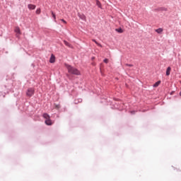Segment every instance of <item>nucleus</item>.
Listing matches in <instances>:
<instances>
[{
    "label": "nucleus",
    "instance_id": "5701e85b",
    "mask_svg": "<svg viewBox=\"0 0 181 181\" xmlns=\"http://www.w3.org/2000/svg\"><path fill=\"white\" fill-rule=\"evenodd\" d=\"M180 95H181V90H180Z\"/></svg>",
    "mask_w": 181,
    "mask_h": 181
},
{
    "label": "nucleus",
    "instance_id": "412c9836",
    "mask_svg": "<svg viewBox=\"0 0 181 181\" xmlns=\"http://www.w3.org/2000/svg\"><path fill=\"white\" fill-rule=\"evenodd\" d=\"M61 21L63 22V23H65V25L66 23H67V22L64 19H61Z\"/></svg>",
    "mask_w": 181,
    "mask_h": 181
},
{
    "label": "nucleus",
    "instance_id": "6e6552de",
    "mask_svg": "<svg viewBox=\"0 0 181 181\" xmlns=\"http://www.w3.org/2000/svg\"><path fill=\"white\" fill-rule=\"evenodd\" d=\"M45 124L46 125H52V120H50V119H47L45 120Z\"/></svg>",
    "mask_w": 181,
    "mask_h": 181
},
{
    "label": "nucleus",
    "instance_id": "1a4fd4ad",
    "mask_svg": "<svg viewBox=\"0 0 181 181\" xmlns=\"http://www.w3.org/2000/svg\"><path fill=\"white\" fill-rule=\"evenodd\" d=\"M15 32H16V33H18V35H21V28H19V27H16L15 28Z\"/></svg>",
    "mask_w": 181,
    "mask_h": 181
},
{
    "label": "nucleus",
    "instance_id": "423d86ee",
    "mask_svg": "<svg viewBox=\"0 0 181 181\" xmlns=\"http://www.w3.org/2000/svg\"><path fill=\"white\" fill-rule=\"evenodd\" d=\"M78 18H80V19H81L82 21H86V16H84V14H78Z\"/></svg>",
    "mask_w": 181,
    "mask_h": 181
},
{
    "label": "nucleus",
    "instance_id": "a211bd4d",
    "mask_svg": "<svg viewBox=\"0 0 181 181\" xmlns=\"http://www.w3.org/2000/svg\"><path fill=\"white\" fill-rule=\"evenodd\" d=\"M52 16L53 18L54 19V21H56V14L54 13H53V11H52Z\"/></svg>",
    "mask_w": 181,
    "mask_h": 181
},
{
    "label": "nucleus",
    "instance_id": "39448f33",
    "mask_svg": "<svg viewBox=\"0 0 181 181\" xmlns=\"http://www.w3.org/2000/svg\"><path fill=\"white\" fill-rule=\"evenodd\" d=\"M56 57H54V55L52 54L49 59V63H54Z\"/></svg>",
    "mask_w": 181,
    "mask_h": 181
},
{
    "label": "nucleus",
    "instance_id": "ddd939ff",
    "mask_svg": "<svg viewBox=\"0 0 181 181\" xmlns=\"http://www.w3.org/2000/svg\"><path fill=\"white\" fill-rule=\"evenodd\" d=\"M116 32H118V33H124V30L122 28H117Z\"/></svg>",
    "mask_w": 181,
    "mask_h": 181
},
{
    "label": "nucleus",
    "instance_id": "9b49d317",
    "mask_svg": "<svg viewBox=\"0 0 181 181\" xmlns=\"http://www.w3.org/2000/svg\"><path fill=\"white\" fill-rule=\"evenodd\" d=\"M96 5H97V6H98V8H100L101 9L102 5H101V2H100V1L96 0Z\"/></svg>",
    "mask_w": 181,
    "mask_h": 181
},
{
    "label": "nucleus",
    "instance_id": "0eeeda50",
    "mask_svg": "<svg viewBox=\"0 0 181 181\" xmlns=\"http://www.w3.org/2000/svg\"><path fill=\"white\" fill-rule=\"evenodd\" d=\"M170 70H172V68H170V66H168L166 70V76H170Z\"/></svg>",
    "mask_w": 181,
    "mask_h": 181
},
{
    "label": "nucleus",
    "instance_id": "2eb2a0df",
    "mask_svg": "<svg viewBox=\"0 0 181 181\" xmlns=\"http://www.w3.org/2000/svg\"><path fill=\"white\" fill-rule=\"evenodd\" d=\"M61 107H62V106H60L59 104V105H55V107H54L55 110H60Z\"/></svg>",
    "mask_w": 181,
    "mask_h": 181
},
{
    "label": "nucleus",
    "instance_id": "9d476101",
    "mask_svg": "<svg viewBox=\"0 0 181 181\" xmlns=\"http://www.w3.org/2000/svg\"><path fill=\"white\" fill-rule=\"evenodd\" d=\"M43 117L45 119H50V116H49V115L47 113H44L43 114Z\"/></svg>",
    "mask_w": 181,
    "mask_h": 181
},
{
    "label": "nucleus",
    "instance_id": "20e7f679",
    "mask_svg": "<svg viewBox=\"0 0 181 181\" xmlns=\"http://www.w3.org/2000/svg\"><path fill=\"white\" fill-rule=\"evenodd\" d=\"M64 43L65 46H67L68 47H70L71 49H73V45H71L69 42L64 40Z\"/></svg>",
    "mask_w": 181,
    "mask_h": 181
},
{
    "label": "nucleus",
    "instance_id": "aec40b11",
    "mask_svg": "<svg viewBox=\"0 0 181 181\" xmlns=\"http://www.w3.org/2000/svg\"><path fill=\"white\" fill-rule=\"evenodd\" d=\"M103 62L107 64L108 63V59H105Z\"/></svg>",
    "mask_w": 181,
    "mask_h": 181
},
{
    "label": "nucleus",
    "instance_id": "f257e3e1",
    "mask_svg": "<svg viewBox=\"0 0 181 181\" xmlns=\"http://www.w3.org/2000/svg\"><path fill=\"white\" fill-rule=\"evenodd\" d=\"M65 67H66L68 70V73L70 74H74L75 76H80V71L75 67L71 66V65H69L67 64H65Z\"/></svg>",
    "mask_w": 181,
    "mask_h": 181
},
{
    "label": "nucleus",
    "instance_id": "dca6fc26",
    "mask_svg": "<svg viewBox=\"0 0 181 181\" xmlns=\"http://www.w3.org/2000/svg\"><path fill=\"white\" fill-rule=\"evenodd\" d=\"M40 12H41L40 8H37L35 11V13H37V15H40Z\"/></svg>",
    "mask_w": 181,
    "mask_h": 181
},
{
    "label": "nucleus",
    "instance_id": "4be33fe9",
    "mask_svg": "<svg viewBox=\"0 0 181 181\" xmlns=\"http://www.w3.org/2000/svg\"><path fill=\"white\" fill-rule=\"evenodd\" d=\"M163 11H168V8H164Z\"/></svg>",
    "mask_w": 181,
    "mask_h": 181
},
{
    "label": "nucleus",
    "instance_id": "7ed1b4c3",
    "mask_svg": "<svg viewBox=\"0 0 181 181\" xmlns=\"http://www.w3.org/2000/svg\"><path fill=\"white\" fill-rule=\"evenodd\" d=\"M28 9L33 11V10L36 9V6L34 4H28Z\"/></svg>",
    "mask_w": 181,
    "mask_h": 181
},
{
    "label": "nucleus",
    "instance_id": "6ab92c4d",
    "mask_svg": "<svg viewBox=\"0 0 181 181\" xmlns=\"http://www.w3.org/2000/svg\"><path fill=\"white\" fill-rule=\"evenodd\" d=\"M125 66H127V67H134V65L129 64H125Z\"/></svg>",
    "mask_w": 181,
    "mask_h": 181
},
{
    "label": "nucleus",
    "instance_id": "f8f14e48",
    "mask_svg": "<svg viewBox=\"0 0 181 181\" xmlns=\"http://www.w3.org/2000/svg\"><path fill=\"white\" fill-rule=\"evenodd\" d=\"M156 32L157 33L160 34V33H162V32H163V28H158V29L156 30Z\"/></svg>",
    "mask_w": 181,
    "mask_h": 181
},
{
    "label": "nucleus",
    "instance_id": "4468645a",
    "mask_svg": "<svg viewBox=\"0 0 181 181\" xmlns=\"http://www.w3.org/2000/svg\"><path fill=\"white\" fill-rule=\"evenodd\" d=\"M159 84H160V81H158L156 83H154L153 87H158Z\"/></svg>",
    "mask_w": 181,
    "mask_h": 181
},
{
    "label": "nucleus",
    "instance_id": "f03ea898",
    "mask_svg": "<svg viewBox=\"0 0 181 181\" xmlns=\"http://www.w3.org/2000/svg\"><path fill=\"white\" fill-rule=\"evenodd\" d=\"M33 94H35V89H33L32 88H29L27 90L26 95L28 97H32V95H33Z\"/></svg>",
    "mask_w": 181,
    "mask_h": 181
},
{
    "label": "nucleus",
    "instance_id": "f3484780",
    "mask_svg": "<svg viewBox=\"0 0 181 181\" xmlns=\"http://www.w3.org/2000/svg\"><path fill=\"white\" fill-rule=\"evenodd\" d=\"M93 42L95 43L98 46H100L101 47V44L98 43L95 40H93Z\"/></svg>",
    "mask_w": 181,
    "mask_h": 181
}]
</instances>
